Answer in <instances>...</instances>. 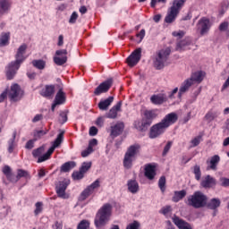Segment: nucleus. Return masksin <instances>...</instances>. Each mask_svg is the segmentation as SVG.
Returning <instances> with one entry per match:
<instances>
[{
    "label": "nucleus",
    "mask_w": 229,
    "mask_h": 229,
    "mask_svg": "<svg viewBox=\"0 0 229 229\" xmlns=\"http://www.w3.org/2000/svg\"><path fill=\"white\" fill-rule=\"evenodd\" d=\"M64 133H65V131H60L55 140H54L52 147L47 150L46 154H44V151H45L44 147H40L32 151V155L34 158H38V164L46 162V160H49V158H51V155H53V153L55 152V148H60V146L62 145V142H64Z\"/></svg>",
    "instance_id": "obj_1"
},
{
    "label": "nucleus",
    "mask_w": 229,
    "mask_h": 229,
    "mask_svg": "<svg viewBox=\"0 0 229 229\" xmlns=\"http://www.w3.org/2000/svg\"><path fill=\"white\" fill-rule=\"evenodd\" d=\"M26 49H28V46H26V44L19 47L15 55V61L9 64L6 67L7 80H13V77L21 68V64L26 60V56L24 55H26Z\"/></svg>",
    "instance_id": "obj_2"
},
{
    "label": "nucleus",
    "mask_w": 229,
    "mask_h": 229,
    "mask_svg": "<svg viewBox=\"0 0 229 229\" xmlns=\"http://www.w3.org/2000/svg\"><path fill=\"white\" fill-rule=\"evenodd\" d=\"M112 216V205L111 204H104L99 210L98 211L95 217V226L97 228H101V226H105L106 223L110 221V217Z\"/></svg>",
    "instance_id": "obj_3"
},
{
    "label": "nucleus",
    "mask_w": 229,
    "mask_h": 229,
    "mask_svg": "<svg viewBox=\"0 0 229 229\" xmlns=\"http://www.w3.org/2000/svg\"><path fill=\"white\" fill-rule=\"evenodd\" d=\"M140 152V145L139 144H134L131 145L128 148L127 151L124 154L123 157V167L125 169H131L133 167V161L137 157V155Z\"/></svg>",
    "instance_id": "obj_4"
},
{
    "label": "nucleus",
    "mask_w": 229,
    "mask_h": 229,
    "mask_svg": "<svg viewBox=\"0 0 229 229\" xmlns=\"http://www.w3.org/2000/svg\"><path fill=\"white\" fill-rule=\"evenodd\" d=\"M187 0H174L172 6L168 9L167 14L165 18V22L171 24L176 21L180 10L183 8Z\"/></svg>",
    "instance_id": "obj_5"
},
{
    "label": "nucleus",
    "mask_w": 229,
    "mask_h": 229,
    "mask_svg": "<svg viewBox=\"0 0 229 229\" xmlns=\"http://www.w3.org/2000/svg\"><path fill=\"white\" fill-rule=\"evenodd\" d=\"M208 200L207 195H204L203 192L195 191L188 197L187 203L190 207H193V208H203V207H207Z\"/></svg>",
    "instance_id": "obj_6"
},
{
    "label": "nucleus",
    "mask_w": 229,
    "mask_h": 229,
    "mask_svg": "<svg viewBox=\"0 0 229 229\" xmlns=\"http://www.w3.org/2000/svg\"><path fill=\"white\" fill-rule=\"evenodd\" d=\"M158 113L157 110H146L141 122H135L134 126L137 130L143 131L145 128L151 126L153 119H157Z\"/></svg>",
    "instance_id": "obj_7"
},
{
    "label": "nucleus",
    "mask_w": 229,
    "mask_h": 229,
    "mask_svg": "<svg viewBox=\"0 0 229 229\" xmlns=\"http://www.w3.org/2000/svg\"><path fill=\"white\" fill-rule=\"evenodd\" d=\"M170 55V48H164L157 52L153 61L154 67L157 70L164 69V67L165 66V63L167 62V58H169Z\"/></svg>",
    "instance_id": "obj_8"
},
{
    "label": "nucleus",
    "mask_w": 229,
    "mask_h": 229,
    "mask_svg": "<svg viewBox=\"0 0 229 229\" xmlns=\"http://www.w3.org/2000/svg\"><path fill=\"white\" fill-rule=\"evenodd\" d=\"M212 28V21L207 17H202L197 23V30L199 31L200 37L208 35V31Z\"/></svg>",
    "instance_id": "obj_9"
},
{
    "label": "nucleus",
    "mask_w": 229,
    "mask_h": 229,
    "mask_svg": "<svg viewBox=\"0 0 229 229\" xmlns=\"http://www.w3.org/2000/svg\"><path fill=\"white\" fill-rule=\"evenodd\" d=\"M101 187V182L99 179H97L93 183H91L89 186H88L80 195L79 200L80 201H85L89 196H92L98 189Z\"/></svg>",
    "instance_id": "obj_10"
},
{
    "label": "nucleus",
    "mask_w": 229,
    "mask_h": 229,
    "mask_svg": "<svg viewBox=\"0 0 229 229\" xmlns=\"http://www.w3.org/2000/svg\"><path fill=\"white\" fill-rule=\"evenodd\" d=\"M70 183H71V181L64 179L63 181H60L56 184L55 191L58 198H62V199H67L69 198V195L65 193V191H67V187H69Z\"/></svg>",
    "instance_id": "obj_11"
},
{
    "label": "nucleus",
    "mask_w": 229,
    "mask_h": 229,
    "mask_svg": "<svg viewBox=\"0 0 229 229\" xmlns=\"http://www.w3.org/2000/svg\"><path fill=\"white\" fill-rule=\"evenodd\" d=\"M142 58V48H137L134 50L126 59L129 67H135Z\"/></svg>",
    "instance_id": "obj_12"
},
{
    "label": "nucleus",
    "mask_w": 229,
    "mask_h": 229,
    "mask_svg": "<svg viewBox=\"0 0 229 229\" xmlns=\"http://www.w3.org/2000/svg\"><path fill=\"white\" fill-rule=\"evenodd\" d=\"M166 129L167 128L164 126L162 122L153 125L149 131V134H148L149 139H157V137H160V135H163V133H165Z\"/></svg>",
    "instance_id": "obj_13"
},
{
    "label": "nucleus",
    "mask_w": 229,
    "mask_h": 229,
    "mask_svg": "<svg viewBox=\"0 0 229 229\" xmlns=\"http://www.w3.org/2000/svg\"><path fill=\"white\" fill-rule=\"evenodd\" d=\"M9 98L11 101H19L21 98H22V90L21 89V86H19V84H13L11 86Z\"/></svg>",
    "instance_id": "obj_14"
},
{
    "label": "nucleus",
    "mask_w": 229,
    "mask_h": 229,
    "mask_svg": "<svg viewBox=\"0 0 229 229\" xmlns=\"http://www.w3.org/2000/svg\"><path fill=\"white\" fill-rule=\"evenodd\" d=\"M54 63L55 65H64L67 64V51L65 49L57 50L55 56H54Z\"/></svg>",
    "instance_id": "obj_15"
},
{
    "label": "nucleus",
    "mask_w": 229,
    "mask_h": 229,
    "mask_svg": "<svg viewBox=\"0 0 229 229\" xmlns=\"http://www.w3.org/2000/svg\"><path fill=\"white\" fill-rule=\"evenodd\" d=\"M110 87H112V79H109L104 82H102L94 91L95 96H100V94H105V92H108L110 90Z\"/></svg>",
    "instance_id": "obj_16"
},
{
    "label": "nucleus",
    "mask_w": 229,
    "mask_h": 229,
    "mask_svg": "<svg viewBox=\"0 0 229 229\" xmlns=\"http://www.w3.org/2000/svg\"><path fill=\"white\" fill-rule=\"evenodd\" d=\"M207 73H205V72L203 71H197L194 72L193 73H191V77L188 78L190 79L191 82L193 85H199V83H201V81H203V80H205V76Z\"/></svg>",
    "instance_id": "obj_17"
},
{
    "label": "nucleus",
    "mask_w": 229,
    "mask_h": 229,
    "mask_svg": "<svg viewBox=\"0 0 229 229\" xmlns=\"http://www.w3.org/2000/svg\"><path fill=\"white\" fill-rule=\"evenodd\" d=\"M176 121H178V114H176V113H170L164 117L161 123L165 127L169 128V126L174 124Z\"/></svg>",
    "instance_id": "obj_18"
},
{
    "label": "nucleus",
    "mask_w": 229,
    "mask_h": 229,
    "mask_svg": "<svg viewBox=\"0 0 229 229\" xmlns=\"http://www.w3.org/2000/svg\"><path fill=\"white\" fill-rule=\"evenodd\" d=\"M216 178L211 175H206L200 182V186L203 187V189H212V187H216Z\"/></svg>",
    "instance_id": "obj_19"
},
{
    "label": "nucleus",
    "mask_w": 229,
    "mask_h": 229,
    "mask_svg": "<svg viewBox=\"0 0 229 229\" xmlns=\"http://www.w3.org/2000/svg\"><path fill=\"white\" fill-rule=\"evenodd\" d=\"M124 131V123H117L116 124L111 126V137L115 139V137H119Z\"/></svg>",
    "instance_id": "obj_20"
},
{
    "label": "nucleus",
    "mask_w": 229,
    "mask_h": 229,
    "mask_svg": "<svg viewBox=\"0 0 229 229\" xmlns=\"http://www.w3.org/2000/svg\"><path fill=\"white\" fill-rule=\"evenodd\" d=\"M173 223L177 226L179 229H192V226L191 224H189L187 221L174 216L173 218Z\"/></svg>",
    "instance_id": "obj_21"
},
{
    "label": "nucleus",
    "mask_w": 229,
    "mask_h": 229,
    "mask_svg": "<svg viewBox=\"0 0 229 229\" xmlns=\"http://www.w3.org/2000/svg\"><path fill=\"white\" fill-rule=\"evenodd\" d=\"M64 103H65V93L64 92V90L59 89V91L55 95L54 104L52 105L53 112H55V108H56L57 105H64Z\"/></svg>",
    "instance_id": "obj_22"
},
{
    "label": "nucleus",
    "mask_w": 229,
    "mask_h": 229,
    "mask_svg": "<svg viewBox=\"0 0 229 229\" xmlns=\"http://www.w3.org/2000/svg\"><path fill=\"white\" fill-rule=\"evenodd\" d=\"M145 176L148 180H153L157 176V166L155 165H145Z\"/></svg>",
    "instance_id": "obj_23"
},
{
    "label": "nucleus",
    "mask_w": 229,
    "mask_h": 229,
    "mask_svg": "<svg viewBox=\"0 0 229 229\" xmlns=\"http://www.w3.org/2000/svg\"><path fill=\"white\" fill-rule=\"evenodd\" d=\"M192 85L194 84L191 81L190 78L184 80V81L181 84V87L179 89V98H182V96H183L185 92H189V89H191V87H192Z\"/></svg>",
    "instance_id": "obj_24"
},
{
    "label": "nucleus",
    "mask_w": 229,
    "mask_h": 229,
    "mask_svg": "<svg viewBox=\"0 0 229 229\" xmlns=\"http://www.w3.org/2000/svg\"><path fill=\"white\" fill-rule=\"evenodd\" d=\"M112 103H114V97H109L106 99L101 100L98 103V108L99 110H102L105 112L108 110V108H110V105H112Z\"/></svg>",
    "instance_id": "obj_25"
},
{
    "label": "nucleus",
    "mask_w": 229,
    "mask_h": 229,
    "mask_svg": "<svg viewBox=\"0 0 229 229\" xmlns=\"http://www.w3.org/2000/svg\"><path fill=\"white\" fill-rule=\"evenodd\" d=\"M127 187L129 192L131 194H137V192H139V182H137L135 180H129L127 182Z\"/></svg>",
    "instance_id": "obj_26"
},
{
    "label": "nucleus",
    "mask_w": 229,
    "mask_h": 229,
    "mask_svg": "<svg viewBox=\"0 0 229 229\" xmlns=\"http://www.w3.org/2000/svg\"><path fill=\"white\" fill-rule=\"evenodd\" d=\"M43 98H51L55 94V85H47L40 92Z\"/></svg>",
    "instance_id": "obj_27"
},
{
    "label": "nucleus",
    "mask_w": 229,
    "mask_h": 229,
    "mask_svg": "<svg viewBox=\"0 0 229 229\" xmlns=\"http://www.w3.org/2000/svg\"><path fill=\"white\" fill-rule=\"evenodd\" d=\"M221 162V157L217 155L213 156L210 158V161H208V164H209V169H212L213 171H216L217 165Z\"/></svg>",
    "instance_id": "obj_28"
},
{
    "label": "nucleus",
    "mask_w": 229,
    "mask_h": 229,
    "mask_svg": "<svg viewBox=\"0 0 229 229\" xmlns=\"http://www.w3.org/2000/svg\"><path fill=\"white\" fill-rule=\"evenodd\" d=\"M10 44V32H2L0 35V47H4Z\"/></svg>",
    "instance_id": "obj_29"
},
{
    "label": "nucleus",
    "mask_w": 229,
    "mask_h": 229,
    "mask_svg": "<svg viewBox=\"0 0 229 229\" xmlns=\"http://www.w3.org/2000/svg\"><path fill=\"white\" fill-rule=\"evenodd\" d=\"M185 196H187V191L185 190L174 191L172 200L174 201V203H178V201H181V199H183Z\"/></svg>",
    "instance_id": "obj_30"
},
{
    "label": "nucleus",
    "mask_w": 229,
    "mask_h": 229,
    "mask_svg": "<svg viewBox=\"0 0 229 229\" xmlns=\"http://www.w3.org/2000/svg\"><path fill=\"white\" fill-rule=\"evenodd\" d=\"M76 167V162L74 161H68L62 165L61 166V173H69V171L74 169Z\"/></svg>",
    "instance_id": "obj_31"
},
{
    "label": "nucleus",
    "mask_w": 229,
    "mask_h": 229,
    "mask_svg": "<svg viewBox=\"0 0 229 229\" xmlns=\"http://www.w3.org/2000/svg\"><path fill=\"white\" fill-rule=\"evenodd\" d=\"M150 101L153 105H162V103H165L166 98L164 95H153L150 98Z\"/></svg>",
    "instance_id": "obj_32"
},
{
    "label": "nucleus",
    "mask_w": 229,
    "mask_h": 229,
    "mask_svg": "<svg viewBox=\"0 0 229 229\" xmlns=\"http://www.w3.org/2000/svg\"><path fill=\"white\" fill-rule=\"evenodd\" d=\"M207 205L210 210H216L221 207V200L219 199H211Z\"/></svg>",
    "instance_id": "obj_33"
},
{
    "label": "nucleus",
    "mask_w": 229,
    "mask_h": 229,
    "mask_svg": "<svg viewBox=\"0 0 229 229\" xmlns=\"http://www.w3.org/2000/svg\"><path fill=\"white\" fill-rule=\"evenodd\" d=\"M33 67L38 69V71H44L46 69V61L42 59H36L31 62Z\"/></svg>",
    "instance_id": "obj_34"
},
{
    "label": "nucleus",
    "mask_w": 229,
    "mask_h": 229,
    "mask_svg": "<svg viewBox=\"0 0 229 229\" xmlns=\"http://www.w3.org/2000/svg\"><path fill=\"white\" fill-rule=\"evenodd\" d=\"M10 9V2L8 0H0V15Z\"/></svg>",
    "instance_id": "obj_35"
},
{
    "label": "nucleus",
    "mask_w": 229,
    "mask_h": 229,
    "mask_svg": "<svg viewBox=\"0 0 229 229\" xmlns=\"http://www.w3.org/2000/svg\"><path fill=\"white\" fill-rule=\"evenodd\" d=\"M17 137V131H14L13 133V139L9 141L8 152L13 153V149L15 148V138Z\"/></svg>",
    "instance_id": "obj_36"
},
{
    "label": "nucleus",
    "mask_w": 229,
    "mask_h": 229,
    "mask_svg": "<svg viewBox=\"0 0 229 229\" xmlns=\"http://www.w3.org/2000/svg\"><path fill=\"white\" fill-rule=\"evenodd\" d=\"M3 173L10 182H13V175L12 174V169L10 166L5 165L3 168Z\"/></svg>",
    "instance_id": "obj_37"
},
{
    "label": "nucleus",
    "mask_w": 229,
    "mask_h": 229,
    "mask_svg": "<svg viewBox=\"0 0 229 229\" xmlns=\"http://www.w3.org/2000/svg\"><path fill=\"white\" fill-rule=\"evenodd\" d=\"M193 174H195V179L199 182L201 180V168L199 165H196L193 168Z\"/></svg>",
    "instance_id": "obj_38"
},
{
    "label": "nucleus",
    "mask_w": 229,
    "mask_h": 229,
    "mask_svg": "<svg viewBox=\"0 0 229 229\" xmlns=\"http://www.w3.org/2000/svg\"><path fill=\"white\" fill-rule=\"evenodd\" d=\"M158 187L161 192H165V176H161L158 181Z\"/></svg>",
    "instance_id": "obj_39"
},
{
    "label": "nucleus",
    "mask_w": 229,
    "mask_h": 229,
    "mask_svg": "<svg viewBox=\"0 0 229 229\" xmlns=\"http://www.w3.org/2000/svg\"><path fill=\"white\" fill-rule=\"evenodd\" d=\"M17 178H27L30 179V173L26 170L20 169L18 170Z\"/></svg>",
    "instance_id": "obj_40"
},
{
    "label": "nucleus",
    "mask_w": 229,
    "mask_h": 229,
    "mask_svg": "<svg viewBox=\"0 0 229 229\" xmlns=\"http://www.w3.org/2000/svg\"><path fill=\"white\" fill-rule=\"evenodd\" d=\"M90 226V223L87 220H82L81 223L78 225L77 229H89Z\"/></svg>",
    "instance_id": "obj_41"
},
{
    "label": "nucleus",
    "mask_w": 229,
    "mask_h": 229,
    "mask_svg": "<svg viewBox=\"0 0 229 229\" xmlns=\"http://www.w3.org/2000/svg\"><path fill=\"white\" fill-rule=\"evenodd\" d=\"M90 167H92V162H84L80 169L85 174Z\"/></svg>",
    "instance_id": "obj_42"
},
{
    "label": "nucleus",
    "mask_w": 229,
    "mask_h": 229,
    "mask_svg": "<svg viewBox=\"0 0 229 229\" xmlns=\"http://www.w3.org/2000/svg\"><path fill=\"white\" fill-rule=\"evenodd\" d=\"M117 113L118 112L115 109H113V107H112L106 114L107 119H116Z\"/></svg>",
    "instance_id": "obj_43"
},
{
    "label": "nucleus",
    "mask_w": 229,
    "mask_h": 229,
    "mask_svg": "<svg viewBox=\"0 0 229 229\" xmlns=\"http://www.w3.org/2000/svg\"><path fill=\"white\" fill-rule=\"evenodd\" d=\"M84 174H85L80 169L79 172H73L72 176L73 180H81V178H83Z\"/></svg>",
    "instance_id": "obj_44"
},
{
    "label": "nucleus",
    "mask_w": 229,
    "mask_h": 229,
    "mask_svg": "<svg viewBox=\"0 0 229 229\" xmlns=\"http://www.w3.org/2000/svg\"><path fill=\"white\" fill-rule=\"evenodd\" d=\"M201 142V136L195 137L193 140H191V148H196V146H199Z\"/></svg>",
    "instance_id": "obj_45"
},
{
    "label": "nucleus",
    "mask_w": 229,
    "mask_h": 229,
    "mask_svg": "<svg viewBox=\"0 0 229 229\" xmlns=\"http://www.w3.org/2000/svg\"><path fill=\"white\" fill-rule=\"evenodd\" d=\"M172 146H173V141H168L166 143V145L165 146L164 150H163V157H165V155H167V153H169V150L171 149Z\"/></svg>",
    "instance_id": "obj_46"
},
{
    "label": "nucleus",
    "mask_w": 229,
    "mask_h": 229,
    "mask_svg": "<svg viewBox=\"0 0 229 229\" xmlns=\"http://www.w3.org/2000/svg\"><path fill=\"white\" fill-rule=\"evenodd\" d=\"M172 35L176 38H183V37H185V32L183 30H178V31H174Z\"/></svg>",
    "instance_id": "obj_47"
},
{
    "label": "nucleus",
    "mask_w": 229,
    "mask_h": 229,
    "mask_svg": "<svg viewBox=\"0 0 229 229\" xmlns=\"http://www.w3.org/2000/svg\"><path fill=\"white\" fill-rule=\"evenodd\" d=\"M140 228V223L137 221H133V223H131L126 229H139Z\"/></svg>",
    "instance_id": "obj_48"
},
{
    "label": "nucleus",
    "mask_w": 229,
    "mask_h": 229,
    "mask_svg": "<svg viewBox=\"0 0 229 229\" xmlns=\"http://www.w3.org/2000/svg\"><path fill=\"white\" fill-rule=\"evenodd\" d=\"M59 122L61 124L67 123V113L62 112L59 116Z\"/></svg>",
    "instance_id": "obj_49"
},
{
    "label": "nucleus",
    "mask_w": 229,
    "mask_h": 229,
    "mask_svg": "<svg viewBox=\"0 0 229 229\" xmlns=\"http://www.w3.org/2000/svg\"><path fill=\"white\" fill-rule=\"evenodd\" d=\"M76 21H78V13L73 12L70 17L69 23L74 24L76 23Z\"/></svg>",
    "instance_id": "obj_50"
},
{
    "label": "nucleus",
    "mask_w": 229,
    "mask_h": 229,
    "mask_svg": "<svg viewBox=\"0 0 229 229\" xmlns=\"http://www.w3.org/2000/svg\"><path fill=\"white\" fill-rule=\"evenodd\" d=\"M205 118L207 119V121H214L216 119V113L209 111L205 115Z\"/></svg>",
    "instance_id": "obj_51"
},
{
    "label": "nucleus",
    "mask_w": 229,
    "mask_h": 229,
    "mask_svg": "<svg viewBox=\"0 0 229 229\" xmlns=\"http://www.w3.org/2000/svg\"><path fill=\"white\" fill-rule=\"evenodd\" d=\"M191 44L190 42H187L185 40H182L177 44V51H182L185 46H189Z\"/></svg>",
    "instance_id": "obj_52"
},
{
    "label": "nucleus",
    "mask_w": 229,
    "mask_h": 229,
    "mask_svg": "<svg viewBox=\"0 0 229 229\" xmlns=\"http://www.w3.org/2000/svg\"><path fill=\"white\" fill-rule=\"evenodd\" d=\"M42 212V202L36 203V209L34 210L35 216H38Z\"/></svg>",
    "instance_id": "obj_53"
},
{
    "label": "nucleus",
    "mask_w": 229,
    "mask_h": 229,
    "mask_svg": "<svg viewBox=\"0 0 229 229\" xmlns=\"http://www.w3.org/2000/svg\"><path fill=\"white\" fill-rule=\"evenodd\" d=\"M220 183L222 187H229V179L226 177H221Z\"/></svg>",
    "instance_id": "obj_54"
},
{
    "label": "nucleus",
    "mask_w": 229,
    "mask_h": 229,
    "mask_svg": "<svg viewBox=\"0 0 229 229\" xmlns=\"http://www.w3.org/2000/svg\"><path fill=\"white\" fill-rule=\"evenodd\" d=\"M228 21H224L219 25V31H226L228 30Z\"/></svg>",
    "instance_id": "obj_55"
},
{
    "label": "nucleus",
    "mask_w": 229,
    "mask_h": 229,
    "mask_svg": "<svg viewBox=\"0 0 229 229\" xmlns=\"http://www.w3.org/2000/svg\"><path fill=\"white\" fill-rule=\"evenodd\" d=\"M35 146V140H30L26 145H25V148L26 149H33Z\"/></svg>",
    "instance_id": "obj_56"
},
{
    "label": "nucleus",
    "mask_w": 229,
    "mask_h": 229,
    "mask_svg": "<svg viewBox=\"0 0 229 229\" xmlns=\"http://www.w3.org/2000/svg\"><path fill=\"white\" fill-rule=\"evenodd\" d=\"M94 149H91L88 147V148L86 150H83L81 152V157H83V158H85L86 157H89L90 155V153H93Z\"/></svg>",
    "instance_id": "obj_57"
},
{
    "label": "nucleus",
    "mask_w": 229,
    "mask_h": 229,
    "mask_svg": "<svg viewBox=\"0 0 229 229\" xmlns=\"http://www.w3.org/2000/svg\"><path fill=\"white\" fill-rule=\"evenodd\" d=\"M166 1L167 0H151L150 6H151V8H155L157 6V3H163L164 4H165Z\"/></svg>",
    "instance_id": "obj_58"
},
{
    "label": "nucleus",
    "mask_w": 229,
    "mask_h": 229,
    "mask_svg": "<svg viewBox=\"0 0 229 229\" xmlns=\"http://www.w3.org/2000/svg\"><path fill=\"white\" fill-rule=\"evenodd\" d=\"M169 212H171V206H165L161 209V214H163V216H167Z\"/></svg>",
    "instance_id": "obj_59"
},
{
    "label": "nucleus",
    "mask_w": 229,
    "mask_h": 229,
    "mask_svg": "<svg viewBox=\"0 0 229 229\" xmlns=\"http://www.w3.org/2000/svg\"><path fill=\"white\" fill-rule=\"evenodd\" d=\"M89 135L91 137L98 135V128H96L95 126L90 127L89 128Z\"/></svg>",
    "instance_id": "obj_60"
},
{
    "label": "nucleus",
    "mask_w": 229,
    "mask_h": 229,
    "mask_svg": "<svg viewBox=\"0 0 229 229\" xmlns=\"http://www.w3.org/2000/svg\"><path fill=\"white\" fill-rule=\"evenodd\" d=\"M94 146H98V140H96V139H93V140H91L89 141L88 148H89V149H94V148H93Z\"/></svg>",
    "instance_id": "obj_61"
},
{
    "label": "nucleus",
    "mask_w": 229,
    "mask_h": 229,
    "mask_svg": "<svg viewBox=\"0 0 229 229\" xmlns=\"http://www.w3.org/2000/svg\"><path fill=\"white\" fill-rule=\"evenodd\" d=\"M121 106H123V102L119 101L114 106L112 107L113 110L116 112H121Z\"/></svg>",
    "instance_id": "obj_62"
},
{
    "label": "nucleus",
    "mask_w": 229,
    "mask_h": 229,
    "mask_svg": "<svg viewBox=\"0 0 229 229\" xmlns=\"http://www.w3.org/2000/svg\"><path fill=\"white\" fill-rule=\"evenodd\" d=\"M104 123H105V120L103 119V117H98L97 119L96 124H97V126L101 127V126H103Z\"/></svg>",
    "instance_id": "obj_63"
},
{
    "label": "nucleus",
    "mask_w": 229,
    "mask_h": 229,
    "mask_svg": "<svg viewBox=\"0 0 229 229\" xmlns=\"http://www.w3.org/2000/svg\"><path fill=\"white\" fill-rule=\"evenodd\" d=\"M166 229H176L171 221H166Z\"/></svg>",
    "instance_id": "obj_64"
}]
</instances>
